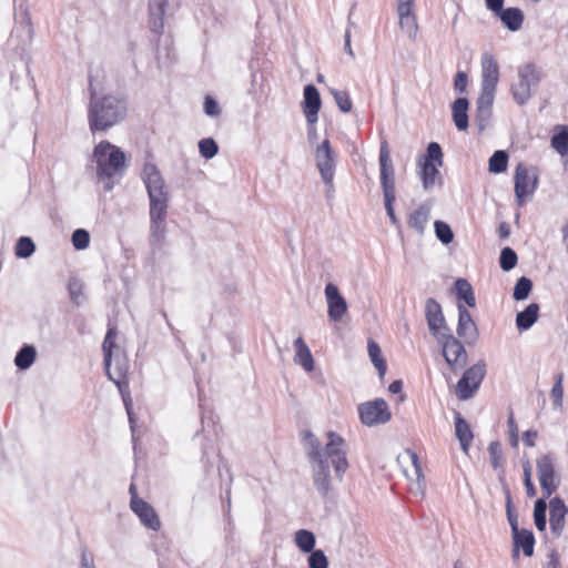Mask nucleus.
<instances>
[{"mask_svg":"<svg viewBox=\"0 0 568 568\" xmlns=\"http://www.w3.org/2000/svg\"><path fill=\"white\" fill-rule=\"evenodd\" d=\"M495 95L490 94H481L477 99L476 102V114H475V123L478 126L479 131L483 132L490 122L491 119V108L494 103Z\"/></svg>","mask_w":568,"mask_h":568,"instance_id":"obj_23","label":"nucleus"},{"mask_svg":"<svg viewBox=\"0 0 568 568\" xmlns=\"http://www.w3.org/2000/svg\"><path fill=\"white\" fill-rule=\"evenodd\" d=\"M525 487L528 497L532 498L536 496V488L532 484V480L525 481Z\"/></svg>","mask_w":568,"mask_h":568,"instance_id":"obj_64","label":"nucleus"},{"mask_svg":"<svg viewBox=\"0 0 568 568\" xmlns=\"http://www.w3.org/2000/svg\"><path fill=\"white\" fill-rule=\"evenodd\" d=\"M361 422L368 427L390 420L392 413L383 398L365 402L358 406Z\"/></svg>","mask_w":568,"mask_h":568,"instance_id":"obj_11","label":"nucleus"},{"mask_svg":"<svg viewBox=\"0 0 568 568\" xmlns=\"http://www.w3.org/2000/svg\"><path fill=\"white\" fill-rule=\"evenodd\" d=\"M499 81V67L493 54L481 55V94L495 95Z\"/></svg>","mask_w":568,"mask_h":568,"instance_id":"obj_13","label":"nucleus"},{"mask_svg":"<svg viewBox=\"0 0 568 568\" xmlns=\"http://www.w3.org/2000/svg\"><path fill=\"white\" fill-rule=\"evenodd\" d=\"M455 435L459 440L460 447L465 454H468L469 446L473 442L474 435L470 426L466 419L462 417L458 412H455Z\"/></svg>","mask_w":568,"mask_h":568,"instance_id":"obj_25","label":"nucleus"},{"mask_svg":"<svg viewBox=\"0 0 568 568\" xmlns=\"http://www.w3.org/2000/svg\"><path fill=\"white\" fill-rule=\"evenodd\" d=\"M443 152L438 143L432 142L427 146V154L420 159V179L425 191L442 184L439 168L443 166Z\"/></svg>","mask_w":568,"mask_h":568,"instance_id":"obj_5","label":"nucleus"},{"mask_svg":"<svg viewBox=\"0 0 568 568\" xmlns=\"http://www.w3.org/2000/svg\"><path fill=\"white\" fill-rule=\"evenodd\" d=\"M506 513L511 530H516L518 527L517 515L514 511L511 496L508 490L506 491Z\"/></svg>","mask_w":568,"mask_h":568,"instance_id":"obj_53","label":"nucleus"},{"mask_svg":"<svg viewBox=\"0 0 568 568\" xmlns=\"http://www.w3.org/2000/svg\"><path fill=\"white\" fill-rule=\"evenodd\" d=\"M457 298L463 300L469 307L476 306V297L470 283L466 278H458L455 282Z\"/></svg>","mask_w":568,"mask_h":568,"instance_id":"obj_32","label":"nucleus"},{"mask_svg":"<svg viewBox=\"0 0 568 568\" xmlns=\"http://www.w3.org/2000/svg\"><path fill=\"white\" fill-rule=\"evenodd\" d=\"M434 226L436 236L442 243L449 244L453 242L454 233L447 223L443 221H436Z\"/></svg>","mask_w":568,"mask_h":568,"instance_id":"obj_47","label":"nucleus"},{"mask_svg":"<svg viewBox=\"0 0 568 568\" xmlns=\"http://www.w3.org/2000/svg\"><path fill=\"white\" fill-rule=\"evenodd\" d=\"M308 568H327L328 560L324 551L321 549L312 550L307 559Z\"/></svg>","mask_w":568,"mask_h":568,"instance_id":"obj_50","label":"nucleus"},{"mask_svg":"<svg viewBox=\"0 0 568 568\" xmlns=\"http://www.w3.org/2000/svg\"><path fill=\"white\" fill-rule=\"evenodd\" d=\"M379 179L384 200L396 199L395 172L386 141L381 143Z\"/></svg>","mask_w":568,"mask_h":568,"instance_id":"obj_12","label":"nucleus"},{"mask_svg":"<svg viewBox=\"0 0 568 568\" xmlns=\"http://www.w3.org/2000/svg\"><path fill=\"white\" fill-rule=\"evenodd\" d=\"M396 199H389V200H384V205H385V209H386V212H387V215L389 217V221L393 225H396L398 223V220L395 215V211H394V202H395Z\"/></svg>","mask_w":568,"mask_h":568,"instance_id":"obj_57","label":"nucleus"},{"mask_svg":"<svg viewBox=\"0 0 568 568\" xmlns=\"http://www.w3.org/2000/svg\"><path fill=\"white\" fill-rule=\"evenodd\" d=\"M141 179L146 189L150 200V216L161 219L168 214L169 209V187L159 168L150 162L143 165Z\"/></svg>","mask_w":568,"mask_h":568,"instance_id":"obj_4","label":"nucleus"},{"mask_svg":"<svg viewBox=\"0 0 568 568\" xmlns=\"http://www.w3.org/2000/svg\"><path fill=\"white\" fill-rule=\"evenodd\" d=\"M165 219L166 215H162L161 219L150 216L151 221V245L160 246L165 236Z\"/></svg>","mask_w":568,"mask_h":568,"instance_id":"obj_35","label":"nucleus"},{"mask_svg":"<svg viewBox=\"0 0 568 568\" xmlns=\"http://www.w3.org/2000/svg\"><path fill=\"white\" fill-rule=\"evenodd\" d=\"M537 438V432L536 430H527L524 433L523 440L524 443L529 446H535V439Z\"/></svg>","mask_w":568,"mask_h":568,"instance_id":"obj_58","label":"nucleus"},{"mask_svg":"<svg viewBox=\"0 0 568 568\" xmlns=\"http://www.w3.org/2000/svg\"><path fill=\"white\" fill-rule=\"evenodd\" d=\"M457 335L468 344L475 343L478 338L477 326L469 311L463 304H458Z\"/></svg>","mask_w":568,"mask_h":568,"instance_id":"obj_17","label":"nucleus"},{"mask_svg":"<svg viewBox=\"0 0 568 568\" xmlns=\"http://www.w3.org/2000/svg\"><path fill=\"white\" fill-rule=\"evenodd\" d=\"M486 375V364L480 361L466 369L456 385V395L460 400L474 396Z\"/></svg>","mask_w":568,"mask_h":568,"instance_id":"obj_9","label":"nucleus"},{"mask_svg":"<svg viewBox=\"0 0 568 568\" xmlns=\"http://www.w3.org/2000/svg\"><path fill=\"white\" fill-rule=\"evenodd\" d=\"M490 462L495 469L503 465V449L499 442H491L488 447Z\"/></svg>","mask_w":568,"mask_h":568,"instance_id":"obj_52","label":"nucleus"},{"mask_svg":"<svg viewBox=\"0 0 568 568\" xmlns=\"http://www.w3.org/2000/svg\"><path fill=\"white\" fill-rule=\"evenodd\" d=\"M497 16L510 31L520 29L524 21V13L518 8L501 9Z\"/></svg>","mask_w":568,"mask_h":568,"instance_id":"obj_31","label":"nucleus"},{"mask_svg":"<svg viewBox=\"0 0 568 568\" xmlns=\"http://www.w3.org/2000/svg\"><path fill=\"white\" fill-rule=\"evenodd\" d=\"M436 338L442 346L443 356L452 369L457 372L464 368L467 364V352L464 345L450 334V331Z\"/></svg>","mask_w":568,"mask_h":568,"instance_id":"obj_8","label":"nucleus"},{"mask_svg":"<svg viewBox=\"0 0 568 568\" xmlns=\"http://www.w3.org/2000/svg\"><path fill=\"white\" fill-rule=\"evenodd\" d=\"M453 120L456 128L465 131L468 128V100L466 98H458L453 103Z\"/></svg>","mask_w":568,"mask_h":568,"instance_id":"obj_30","label":"nucleus"},{"mask_svg":"<svg viewBox=\"0 0 568 568\" xmlns=\"http://www.w3.org/2000/svg\"><path fill=\"white\" fill-rule=\"evenodd\" d=\"M467 87V74L463 71H458L455 77L454 88L456 91L463 93Z\"/></svg>","mask_w":568,"mask_h":568,"instance_id":"obj_56","label":"nucleus"},{"mask_svg":"<svg viewBox=\"0 0 568 568\" xmlns=\"http://www.w3.org/2000/svg\"><path fill=\"white\" fill-rule=\"evenodd\" d=\"M537 473L544 498H549L558 487L554 463L550 456L545 455L537 459Z\"/></svg>","mask_w":568,"mask_h":568,"instance_id":"obj_14","label":"nucleus"},{"mask_svg":"<svg viewBox=\"0 0 568 568\" xmlns=\"http://www.w3.org/2000/svg\"><path fill=\"white\" fill-rule=\"evenodd\" d=\"M429 215L430 206L428 204L419 205L408 217L409 227L414 229L418 234H423L429 221Z\"/></svg>","mask_w":568,"mask_h":568,"instance_id":"obj_28","label":"nucleus"},{"mask_svg":"<svg viewBox=\"0 0 568 568\" xmlns=\"http://www.w3.org/2000/svg\"><path fill=\"white\" fill-rule=\"evenodd\" d=\"M546 510L547 504L545 498L537 499L534 508L535 525L538 530L542 531L546 529Z\"/></svg>","mask_w":568,"mask_h":568,"instance_id":"obj_40","label":"nucleus"},{"mask_svg":"<svg viewBox=\"0 0 568 568\" xmlns=\"http://www.w3.org/2000/svg\"><path fill=\"white\" fill-rule=\"evenodd\" d=\"M507 425L509 428L510 445L516 448L518 446V427L514 419L513 413H510L508 417Z\"/></svg>","mask_w":568,"mask_h":568,"instance_id":"obj_55","label":"nucleus"},{"mask_svg":"<svg viewBox=\"0 0 568 568\" xmlns=\"http://www.w3.org/2000/svg\"><path fill=\"white\" fill-rule=\"evenodd\" d=\"M116 335V331L114 327H110L104 337L102 348L104 354V366H110L112 362V351L115 347L114 338Z\"/></svg>","mask_w":568,"mask_h":568,"instance_id":"obj_41","label":"nucleus"},{"mask_svg":"<svg viewBox=\"0 0 568 568\" xmlns=\"http://www.w3.org/2000/svg\"><path fill=\"white\" fill-rule=\"evenodd\" d=\"M204 112L209 116H219L221 114L219 103L210 95L205 97Z\"/></svg>","mask_w":568,"mask_h":568,"instance_id":"obj_54","label":"nucleus"},{"mask_svg":"<svg viewBox=\"0 0 568 568\" xmlns=\"http://www.w3.org/2000/svg\"><path fill=\"white\" fill-rule=\"evenodd\" d=\"M37 351L31 345H24L14 358L16 365L20 369L29 368L36 359Z\"/></svg>","mask_w":568,"mask_h":568,"instance_id":"obj_37","label":"nucleus"},{"mask_svg":"<svg viewBox=\"0 0 568 568\" xmlns=\"http://www.w3.org/2000/svg\"><path fill=\"white\" fill-rule=\"evenodd\" d=\"M344 49L352 58L354 57V52L351 47V32L348 30L345 32Z\"/></svg>","mask_w":568,"mask_h":568,"instance_id":"obj_62","label":"nucleus"},{"mask_svg":"<svg viewBox=\"0 0 568 568\" xmlns=\"http://www.w3.org/2000/svg\"><path fill=\"white\" fill-rule=\"evenodd\" d=\"M397 12L399 17L400 29L410 38L414 39L417 33V21L413 13V0H397Z\"/></svg>","mask_w":568,"mask_h":568,"instance_id":"obj_18","label":"nucleus"},{"mask_svg":"<svg viewBox=\"0 0 568 568\" xmlns=\"http://www.w3.org/2000/svg\"><path fill=\"white\" fill-rule=\"evenodd\" d=\"M517 254L510 247H504L500 252L499 263L500 267L508 272L513 270L517 264Z\"/></svg>","mask_w":568,"mask_h":568,"instance_id":"obj_45","label":"nucleus"},{"mask_svg":"<svg viewBox=\"0 0 568 568\" xmlns=\"http://www.w3.org/2000/svg\"><path fill=\"white\" fill-rule=\"evenodd\" d=\"M367 347H368L369 358H371L373 365L378 371L379 377L383 378L386 374V363H385V359L383 358L381 347L373 339L368 341Z\"/></svg>","mask_w":568,"mask_h":568,"instance_id":"obj_34","label":"nucleus"},{"mask_svg":"<svg viewBox=\"0 0 568 568\" xmlns=\"http://www.w3.org/2000/svg\"><path fill=\"white\" fill-rule=\"evenodd\" d=\"M36 245L30 237L22 236L16 244V255L21 258H27L34 253Z\"/></svg>","mask_w":568,"mask_h":568,"instance_id":"obj_44","label":"nucleus"},{"mask_svg":"<svg viewBox=\"0 0 568 568\" xmlns=\"http://www.w3.org/2000/svg\"><path fill=\"white\" fill-rule=\"evenodd\" d=\"M91 100L89 104V126L92 132L106 131L126 116V103L113 94L97 98V90L90 79Z\"/></svg>","mask_w":568,"mask_h":568,"instance_id":"obj_2","label":"nucleus"},{"mask_svg":"<svg viewBox=\"0 0 568 568\" xmlns=\"http://www.w3.org/2000/svg\"><path fill=\"white\" fill-rule=\"evenodd\" d=\"M486 6L497 14L503 9L504 0H486Z\"/></svg>","mask_w":568,"mask_h":568,"instance_id":"obj_59","label":"nucleus"},{"mask_svg":"<svg viewBox=\"0 0 568 568\" xmlns=\"http://www.w3.org/2000/svg\"><path fill=\"white\" fill-rule=\"evenodd\" d=\"M407 454L409 455V458L412 460L414 475V478H410L409 491L414 496L423 498L425 496L426 485L418 456L416 455V453L412 450H408Z\"/></svg>","mask_w":568,"mask_h":568,"instance_id":"obj_24","label":"nucleus"},{"mask_svg":"<svg viewBox=\"0 0 568 568\" xmlns=\"http://www.w3.org/2000/svg\"><path fill=\"white\" fill-rule=\"evenodd\" d=\"M324 295L327 303V315L329 320L333 322L342 321L347 312V303L342 296L339 288L335 284L328 283L325 286Z\"/></svg>","mask_w":568,"mask_h":568,"instance_id":"obj_15","label":"nucleus"},{"mask_svg":"<svg viewBox=\"0 0 568 568\" xmlns=\"http://www.w3.org/2000/svg\"><path fill=\"white\" fill-rule=\"evenodd\" d=\"M315 160L321 178L326 185V196H332L334 193L335 155L327 139L317 145Z\"/></svg>","mask_w":568,"mask_h":568,"instance_id":"obj_7","label":"nucleus"},{"mask_svg":"<svg viewBox=\"0 0 568 568\" xmlns=\"http://www.w3.org/2000/svg\"><path fill=\"white\" fill-rule=\"evenodd\" d=\"M306 454L312 468L313 484L317 493L326 498L334 489V478L342 481L348 468L346 443L334 432L327 433L325 449L310 432L305 434Z\"/></svg>","mask_w":568,"mask_h":568,"instance_id":"obj_1","label":"nucleus"},{"mask_svg":"<svg viewBox=\"0 0 568 568\" xmlns=\"http://www.w3.org/2000/svg\"><path fill=\"white\" fill-rule=\"evenodd\" d=\"M199 151H200V154L204 159L210 160V159L214 158L217 154L219 146H217L216 142L213 139L206 138V139L200 140V142H199Z\"/></svg>","mask_w":568,"mask_h":568,"instance_id":"obj_46","label":"nucleus"},{"mask_svg":"<svg viewBox=\"0 0 568 568\" xmlns=\"http://www.w3.org/2000/svg\"><path fill=\"white\" fill-rule=\"evenodd\" d=\"M540 72L532 63H527L518 69L517 80L511 85L514 100L524 105L531 98V90L540 82Z\"/></svg>","mask_w":568,"mask_h":568,"instance_id":"obj_6","label":"nucleus"},{"mask_svg":"<svg viewBox=\"0 0 568 568\" xmlns=\"http://www.w3.org/2000/svg\"><path fill=\"white\" fill-rule=\"evenodd\" d=\"M81 568H95L92 557L85 551L81 555Z\"/></svg>","mask_w":568,"mask_h":568,"instance_id":"obj_60","label":"nucleus"},{"mask_svg":"<svg viewBox=\"0 0 568 568\" xmlns=\"http://www.w3.org/2000/svg\"><path fill=\"white\" fill-rule=\"evenodd\" d=\"M514 180L516 202L521 206L537 189L538 176L534 169H528L525 164L519 163L516 166Z\"/></svg>","mask_w":568,"mask_h":568,"instance_id":"obj_10","label":"nucleus"},{"mask_svg":"<svg viewBox=\"0 0 568 568\" xmlns=\"http://www.w3.org/2000/svg\"><path fill=\"white\" fill-rule=\"evenodd\" d=\"M568 508L564 500L555 497L549 501V524L550 529L555 536H560L565 527V517Z\"/></svg>","mask_w":568,"mask_h":568,"instance_id":"obj_21","label":"nucleus"},{"mask_svg":"<svg viewBox=\"0 0 568 568\" xmlns=\"http://www.w3.org/2000/svg\"><path fill=\"white\" fill-rule=\"evenodd\" d=\"M562 373H559L556 376V383L551 388L550 396L552 398V405L555 408H561L562 407V399H564V388H562Z\"/></svg>","mask_w":568,"mask_h":568,"instance_id":"obj_48","label":"nucleus"},{"mask_svg":"<svg viewBox=\"0 0 568 568\" xmlns=\"http://www.w3.org/2000/svg\"><path fill=\"white\" fill-rule=\"evenodd\" d=\"M551 146L560 154H568V126H561L551 138Z\"/></svg>","mask_w":568,"mask_h":568,"instance_id":"obj_38","label":"nucleus"},{"mask_svg":"<svg viewBox=\"0 0 568 568\" xmlns=\"http://www.w3.org/2000/svg\"><path fill=\"white\" fill-rule=\"evenodd\" d=\"M402 387H403L402 381H394L393 383H390L388 390L392 394H398L402 392Z\"/></svg>","mask_w":568,"mask_h":568,"instance_id":"obj_63","label":"nucleus"},{"mask_svg":"<svg viewBox=\"0 0 568 568\" xmlns=\"http://www.w3.org/2000/svg\"><path fill=\"white\" fill-rule=\"evenodd\" d=\"M531 288L532 282L528 277L521 276L514 287L513 296L516 301L526 300L529 296Z\"/></svg>","mask_w":568,"mask_h":568,"instance_id":"obj_42","label":"nucleus"},{"mask_svg":"<svg viewBox=\"0 0 568 568\" xmlns=\"http://www.w3.org/2000/svg\"><path fill=\"white\" fill-rule=\"evenodd\" d=\"M334 100L342 112H349L352 110V101L346 91L332 89L331 90Z\"/></svg>","mask_w":568,"mask_h":568,"instance_id":"obj_49","label":"nucleus"},{"mask_svg":"<svg viewBox=\"0 0 568 568\" xmlns=\"http://www.w3.org/2000/svg\"><path fill=\"white\" fill-rule=\"evenodd\" d=\"M321 109V97L318 90L308 84L304 88L303 111L308 124L317 122V114Z\"/></svg>","mask_w":568,"mask_h":568,"instance_id":"obj_20","label":"nucleus"},{"mask_svg":"<svg viewBox=\"0 0 568 568\" xmlns=\"http://www.w3.org/2000/svg\"><path fill=\"white\" fill-rule=\"evenodd\" d=\"M90 234L83 229H78L72 234V244L77 250H84L89 246Z\"/></svg>","mask_w":568,"mask_h":568,"instance_id":"obj_51","label":"nucleus"},{"mask_svg":"<svg viewBox=\"0 0 568 568\" xmlns=\"http://www.w3.org/2000/svg\"><path fill=\"white\" fill-rule=\"evenodd\" d=\"M294 542L301 551L311 552L316 544L315 535L307 529H298L294 534Z\"/></svg>","mask_w":568,"mask_h":568,"instance_id":"obj_33","label":"nucleus"},{"mask_svg":"<svg viewBox=\"0 0 568 568\" xmlns=\"http://www.w3.org/2000/svg\"><path fill=\"white\" fill-rule=\"evenodd\" d=\"M498 234L500 239H507L510 234L509 225L506 222H503L498 227Z\"/></svg>","mask_w":568,"mask_h":568,"instance_id":"obj_61","label":"nucleus"},{"mask_svg":"<svg viewBox=\"0 0 568 568\" xmlns=\"http://www.w3.org/2000/svg\"><path fill=\"white\" fill-rule=\"evenodd\" d=\"M128 371V364L125 359H116L114 372L111 371V365L105 366L108 377L115 383L118 386L122 378H124Z\"/></svg>","mask_w":568,"mask_h":568,"instance_id":"obj_43","label":"nucleus"},{"mask_svg":"<svg viewBox=\"0 0 568 568\" xmlns=\"http://www.w3.org/2000/svg\"><path fill=\"white\" fill-rule=\"evenodd\" d=\"M168 0L149 1V26L152 32L162 34L164 30V16Z\"/></svg>","mask_w":568,"mask_h":568,"instance_id":"obj_22","label":"nucleus"},{"mask_svg":"<svg viewBox=\"0 0 568 568\" xmlns=\"http://www.w3.org/2000/svg\"><path fill=\"white\" fill-rule=\"evenodd\" d=\"M68 291H69L71 301L75 305L80 306L85 302L87 297L84 295V283L80 278H78V277L70 278L69 284H68Z\"/></svg>","mask_w":568,"mask_h":568,"instance_id":"obj_36","label":"nucleus"},{"mask_svg":"<svg viewBox=\"0 0 568 568\" xmlns=\"http://www.w3.org/2000/svg\"><path fill=\"white\" fill-rule=\"evenodd\" d=\"M539 305L529 304L524 311L516 316V326L519 331L529 329L538 320Z\"/></svg>","mask_w":568,"mask_h":568,"instance_id":"obj_29","label":"nucleus"},{"mask_svg":"<svg viewBox=\"0 0 568 568\" xmlns=\"http://www.w3.org/2000/svg\"><path fill=\"white\" fill-rule=\"evenodd\" d=\"M508 155L505 151L498 150L489 159V171L493 173H501L507 169Z\"/></svg>","mask_w":568,"mask_h":568,"instance_id":"obj_39","label":"nucleus"},{"mask_svg":"<svg viewBox=\"0 0 568 568\" xmlns=\"http://www.w3.org/2000/svg\"><path fill=\"white\" fill-rule=\"evenodd\" d=\"M294 346L296 349L294 362L301 365L306 372H312L314 369V358L302 337H298L294 342Z\"/></svg>","mask_w":568,"mask_h":568,"instance_id":"obj_27","label":"nucleus"},{"mask_svg":"<svg viewBox=\"0 0 568 568\" xmlns=\"http://www.w3.org/2000/svg\"><path fill=\"white\" fill-rule=\"evenodd\" d=\"M513 531L515 549L521 548L525 556L530 557L534 554L535 537L532 531L527 529H519Z\"/></svg>","mask_w":568,"mask_h":568,"instance_id":"obj_26","label":"nucleus"},{"mask_svg":"<svg viewBox=\"0 0 568 568\" xmlns=\"http://www.w3.org/2000/svg\"><path fill=\"white\" fill-rule=\"evenodd\" d=\"M92 156L97 163L98 181L103 184L104 191H111L125 170V154L120 148L102 141L95 145Z\"/></svg>","mask_w":568,"mask_h":568,"instance_id":"obj_3","label":"nucleus"},{"mask_svg":"<svg viewBox=\"0 0 568 568\" xmlns=\"http://www.w3.org/2000/svg\"><path fill=\"white\" fill-rule=\"evenodd\" d=\"M425 316L428 328L435 337L444 334L445 332H449L442 312V306L434 298H428L426 301Z\"/></svg>","mask_w":568,"mask_h":568,"instance_id":"obj_16","label":"nucleus"},{"mask_svg":"<svg viewBox=\"0 0 568 568\" xmlns=\"http://www.w3.org/2000/svg\"><path fill=\"white\" fill-rule=\"evenodd\" d=\"M130 506L145 527L152 530L160 529V519L151 505L141 498H135L131 500Z\"/></svg>","mask_w":568,"mask_h":568,"instance_id":"obj_19","label":"nucleus"}]
</instances>
